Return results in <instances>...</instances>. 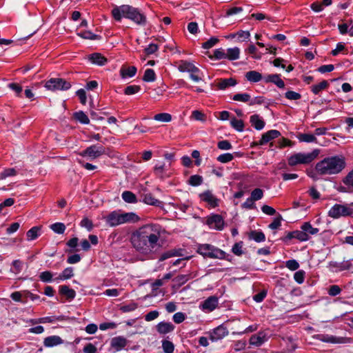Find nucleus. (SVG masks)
I'll return each mask as SVG.
<instances>
[{
    "instance_id": "54",
    "label": "nucleus",
    "mask_w": 353,
    "mask_h": 353,
    "mask_svg": "<svg viewBox=\"0 0 353 353\" xmlns=\"http://www.w3.org/2000/svg\"><path fill=\"white\" fill-rule=\"evenodd\" d=\"M154 119L161 122H170L172 120V116L169 113H159L154 115Z\"/></svg>"
},
{
    "instance_id": "16",
    "label": "nucleus",
    "mask_w": 353,
    "mask_h": 353,
    "mask_svg": "<svg viewBox=\"0 0 353 353\" xmlns=\"http://www.w3.org/2000/svg\"><path fill=\"white\" fill-rule=\"evenodd\" d=\"M268 334L265 331H261L256 334L252 335L250 338L249 343L250 345L260 347L265 342L268 341Z\"/></svg>"
},
{
    "instance_id": "57",
    "label": "nucleus",
    "mask_w": 353,
    "mask_h": 353,
    "mask_svg": "<svg viewBox=\"0 0 353 353\" xmlns=\"http://www.w3.org/2000/svg\"><path fill=\"white\" fill-rule=\"evenodd\" d=\"M24 297L23 291V292H14L10 294V298L17 302H21L23 303H27L26 299H22Z\"/></svg>"
},
{
    "instance_id": "11",
    "label": "nucleus",
    "mask_w": 353,
    "mask_h": 353,
    "mask_svg": "<svg viewBox=\"0 0 353 353\" xmlns=\"http://www.w3.org/2000/svg\"><path fill=\"white\" fill-rule=\"evenodd\" d=\"M205 223L210 229L222 230L225 226L223 216L218 214H210L205 219Z\"/></svg>"
},
{
    "instance_id": "42",
    "label": "nucleus",
    "mask_w": 353,
    "mask_h": 353,
    "mask_svg": "<svg viewBox=\"0 0 353 353\" xmlns=\"http://www.w3.org/2000/svg\"><path fill=\"white\" fill-rule=\"evenodd\" d=\"M40 228L34 226L30 228L26 233L27 239L32 241L36 239L40 235Z\"/></svg>"
},
{
    "instance_id": "37",
    "label": "nucleus",
    "mask_w": 353,
    "mask_h": 353,
    "mask_svg": "<svg viewBox=\"0 0 353 353\" xmlns=\"http://www.w3.org/2000/svg\"><path fill=\"white\" fill-rule=\"evenodd\" d=\"M77 35L83 39L90 40H97L101 38L99 35L95 34L90 30H83L78 32Z\"/></svg>"
},
{
    "instance_id": "35",
    "label": "nucleus",
    "mask_w": 353,
    "mask_h": 353,
    "mask_svg": "<svg viewBox=\"0 0 353 353\" xmlns=\"http://www.w3.org/2000/svg\"><path fill=\"white\" fill-rule=\"evenodd\" d=\"M121 197L123 200L128 203H136L137 202V198L136 195L131 191H124Z\"/></svg>"
},
{
    "instance_id": "62",
    "label": "nucleus",
    "mask_w": 353,
    "mask_h": 353,
    "mask_svg": "<svg viewBox=\"0 0 353 353\" xmlns=\"http://www.w3.org/2000/svg\"><path fill=\"white\" fill-rule=\"evenodd\" d=\"M159 50V46L156 43H150L147 48L144 49V54L145 56L151 55L155 53Z\"/></svg>"
},
{
    "instance_id": "1",
    "label": "nucleus",
    "mask_w": 353,
    "mask_h": 353,
    "mask_svg": "<svg viewBox=\"0 0 353 353\" xmlns=\"http://www.w3.org/2000/svg\"><path fill=\"white\" fill-rule=\"evenodd\" d=\"M162 232L163 228L159 224H145L132 233L130 242L137 252L149 256L160 247Z\"/></svg>"
},
{
    "instance_id": "48",
    "label": "nucleus",
    "mask_w": 353,
    "mask_h": 353,
    "mask_svg": "<svg viewBox=\"0 0 353 353\" xmlns=\"http://www.w3.org/2000/svg\"><path fill=\"white\" fill-rule=\"evenodd\" d=\"M232 100L236 101H241L244 103H248L250 101V95L248 93H238L232 97Z\"/></svg>"
},
{
    "instance_id": "33",
    "label": "nucleus",
    "mask_w": 353,
    "mask_h": 353,
    "mask_svg": "<svg viewBox=\"0 0 353 353\" xmlns=\"http://www.w3.org/2000/svg\"><path fill=\"white\" fill-rule=\"evenodd\" d=\"M301 229L306 232L307 236L315 235L319 232V229L312 226L310 222H305L301 226Z\"/></svg>"
},
{
    "instance_id": "64",
    "label": "nucleus",
    "mask_w": 353,
    "mask_h": 353,
    "mask_svg": "<svg viewBox=\"0 0 353 353\" xmlns=\"http://www.w3.org/2000/svg\"><path fill=\"white\" fill-rule=\"evenodd\" d=\"M80 225L83 228H86L89 232H90L94 227L92 221L87 217L83 218L81 221Z\"/></svg>"
},
{
    "instance_id": "43",
    "label": "nucleus",
    "mask_w": 353,
    "mask_h": 353,
    "mask_svg": "<svg viewBox=\"0 0 353 353\" xmlns=\"http://www.w3.org/2000/svg\"><path fill=\"white\" fill-rule=\"evenodd\" d=\"M74 118L82 124H88L90 123L88 117L83 111L76 112L74 114Z\"/></svg>"
},
{
    "instance_id": "36",
    "label": "nucleus",
    "mask_w": 353,
    "mask_h": 353,
    "mask_svg": "<svg viewBox=\"0 0 353 353\" xmlns=\"http://www.w3.org/2000/svg\"><path fill=\"white\" fill-rule=\"evenodd\" d=\"M329 86V83L323 80L318 84H315L311 86V91L314 94H319L322 90L326 89Z\"/></svg>"
},
{
    "instance_id": "38",
    "label": "nucleus",
    "mask_w": 353,
    "mask_h": 353,
    "mask_svg": "<svg viewBox=\"0 0 353 353\" xmlns=\"http://www.w3.org/2000/svg\"><path fill=\"white\" fill-rule=\"evenodd\" d=\"M143 201L145 203L150 205L159 206L161 201L154 198L151 193L144 194Z\"/></svg>"
},
{
    "instance_id": "30",
    "label": "nucleus",
    "mask_w": 353,
    "mask_h": 353,
    "mask_svg": "<svg viewBox=\"0 0 353 353\" xmlns=\"http://www.w3.org/2000/svg\"><path fill=\"white\" fill-rule=\"evenodd\" d=\"M246 79L252 83H257L263 79L261 74L256 70H250L245 75Z\"/></svg>"
},
{
    "instance_id": "31",
    "label": "nucleus",
    "mask_w": 353,
    "mask_h": 353,
    "mask_svg": "<svg viewBox=\"0 0 353 353\" xmlns=\"http://www.w3.org/2000/svg\"><path fill=\"white\" fill-rule=\"evenodd\" d=\"M59 292L61 294L66 296L68 299L72 300L74 299L76 292L73 289L70 288L68 285H61L59 287Z\"/></svg>"
},
{
    "instance_id": "39",
    "label": "nucleus",
    "mask_w": 353,
    "mask_h": 353,
    "mask_svg": "<svg viewBox=\"0 0 353 353\" xmlns=\"http://www.w3.org/2000/svg\"><path fill=\"white\" fill-rule=\"evenodd\" d=\"M250 239L254 240L256 242H263L265 240V236L261 231L254 230L250 233Z\"/></svg>"
},
{
    "instance_id": "21",
    "label": "nucleus",
    "mask_w": 353,
    "mask_h": 353,
    "mask_svg": "<svg viewBox=\"0 0 353 353\" xmlns=\"http://www.w3.org/2000/svg\"><path fill=\"white\" fill-rule=\"evenodd\" d=\"M237 84V81L234 78L219 79H217L216 87L218 90H225L230 87H234Z\"/></svg>"
},
{
    "instance_id": "4",
    "label": "nucleus",
    "mask_w": 353,
    "mask_h": 353,
    "mask_svg": "<svg viewBox=\"0 0 353 353\" xmlns=\"http://www.w3.org/2000/svg\"><path fill=\"white\" fill-rule=\"evenodd\" d=\"M106 224L110 227H116L124 223H137L140 218L134 212H121L120 210H114L104 217Z\"/></svg>"
},
{
    "instance_id": "55",
    "label": "nucleus",
    "mask_w": 353,
    "mask_h": 353,
    "mask_svg": "<svg viewBox=\"0 0 353 353\" xmlns=\"http://www.w3.org/2000/svg\"><path fill=\"white\" fill-rule=\"evenodd\" d=\"M162 347L165 353H173L174 350L173 343L168 340H163L162 341Z\"/></svg>"
},
{
    "instance_id": "50",
    "label": "nucleus",
    "mask_w": 353,
    "mask_h": 353,
    "mask_svg": "<svg viewBox=\"0 0 353 353\" xmlns=\"http://www.w3.org/2000/svg\"><path fill=\"white\" fill-rule=\"evenodd\" d=\"M210 58L214 60L226 59V52L222 48L216 49L213 54L210 56Z\"/></svg>"
},
{
    "instance_id": "41",
    "label": "nucleus",
    "mask_w": 353,
    "mask_h": 353,
    "mask_svg": "<svg viewBox=\"0 0 353 353\" xmlns=\"http://www.w3.org/2000/svg\"><path fill=\"white\" fill-rule=\"evenodd\" d=\"M230 125L238 132H243L244 130V123L241 119H237L233 117L230 120Z\"/></svg>"
},
{
    "instance_id": "60",
    "label": "nucleus",
    "mask_w": 353,
    "mask_h": 353,
    "mask_svg": "<svg viewBox=\"0 0 353 353\" xmlns=\"http://www.w3.org/2000/svg\"><path fill=\"white\" fill-rule=\"evenodd\" d=\"M233 159H234V156L232 154L224 153V154H220L217 157V161L222 163H227L232 161Z\"/></svg>"
},
{
    "instance_id": "47",
    "label": "nucleus",
    "mask_w": 353,
    "mask_h": 353,
    "mask_svg": "<svg viewBox=\"0 0 353 353\" xmlns=\"http://www.w3.org/2000/svg\"><path fill=\"white\" fill-rule=\"evenodd\" d=\"M203 182V179L201 175H192L188 179V184L192 186H199Z\"/></svg>"
},
{
    "instance_id": "45",
    "label": "nucleus",
    "mask_w": 353,
    "mask_h": 353,
    "mask_svg": "<svg viewBox=\"0 0 353 353\" xmlns=\"http://www.w3.org/2000/svg\"><path fill=\"white\" fill-rule=\"evenodd\" d=\"M334 267L339 271H344L350 270L352 267L351 260L343 261L340 263H335Z\"/></svg>"
},
{
    "instance_id": "53",
    "label": "nucleus",
    "mask_w": 353,
    "mask_h": 353,
    "mask_svg": "<svg viewBox=\"0 0 353 353\" xmlns=\"http://www.w3.org/2000/svg\"><path fill=\"white\" fill-rule=\"evenodd\" d=\"M282 220L283 218L281 215L280 214H276L273 221L269 225V228L273 230L279 229L281 226Z\"/></svg>"
},
{
    "instance_id": "58",
    "label": "nucleus",
    "mask_w": 353,
    "mask_h": 353,
    "mask_svg": "<svg viewBox=\"0 0 353 353\" xmlns=\"http://www.w3.org/2000/svg\"><path fill=\"white\" fill-rule=\"evenodd\" d=\"M263 196V191L261 188H255L251 192L250 198L254 201H256L261 199Z\"/></svg>"
},
{
    "instance_id": "8",
    "label": "nucleus",
    "mask_w": 353,
    "mask_h": 353,
    "mask_svg": "<svg viewBox=\"0 0 353 353\" xmlns=\"http://www.w3.org/2000/svg\"><path fill=\"white\" fill-rule=\"evenodd\" d=\"M328 216L333 219L341 216H353V208L347 205L334 204L328 211Z\"/></svg>"
},
{
    "instance_id": "49",
    "label": "nucleus",
    "mask_w": 353,
    "mask_h": 353,
    "mask_svg": "<svg viewBox=\"0 0 353 353\" xmlns=\"http://www.w3.org/2000/svg\"><path fill=\"white\" fill-rule=\"evenodd\" d=\"M143 80L145 82H153L156 80V74L152 69L145 70Z\"/></svg>"
},
{
    "instance_id": "51",
    "label": "nucleus",
    "mask_w": 353,
    "mask_h": 353,
    "mask_svg": "<svg viewBox=\"0 0 353 353\" xmlns=\"http://www.w3.org/2000/svg\"><path fill=\"white\" fill-rule=\"evenodd\" d=\"M63 319L62 316H45L38 319V321L39 323H54L56 321H62Z\"/></svg>"
},
{
    "instance_id": "5",
    "label": "nucleus",
    "mask_w": 353,
    "mask_h": 353,
    "mask_svg": "<svg viewBox=\"0 0 353 353\" xmlns=\"http://www.w3.org/2000/svg\"><path fill=\"white\" fill-rule=\"evenodd\" d=\"M320 154L319 149H314L310 152H297L288 157V165L296 166L299 164L308 165L313 162Z\"/></svg>"
},
{
    "instance_id": "19",
    "label": "nucleus",
    "mask_w": 353,
    "mask_h": 353,
    "mask_svg": "<svg viewBox=\"0 0 353 353\" xmlns=\"http://www.w3.org/2000/svg\"><path fill=\"white\" fill-rule=\"evenodd\" d=\"M280 134H281L279 131L276 130H269L263 134L261 139L258 142H256L255 144L257 145H263L270 142L271 140L279 137Z\"/></svg>"
},
{
    "instance_id": "63",
    "label": "nucleus",
    "mask_w": 353,
    "mask_h": 353,
    "mask_svg": "<svg viewBox=\"0 0 353 353\" xmlns=\"http://www.w3.org/2000/svg\"><path fill=\"white\" fill-rule=\"evenodd\" d=\"M191 119H193L196 121H205L206 119V116L199 110H194L192 112Z\"/></svg>"
},
{
    "instance_id": "25",
    "label": "nucleus",
    "mask_w": 353,
    "mask_h": 353,
    "mask_svg": "<svg viewBox=\"0 0 353 353\" xmlns=\"http://www.w3.org/2000/svg\"><path fill=\"white\" fill-rule=\"evenodd\" d=\"M250 122L256 130H261L265 127V123L259 114H253L250 117Z\"/></svg>"
},
{
    "instance_id": "59",
    "label": "nucleus",
    "mask_w": 353,
    "mask_h": 353,
    "mask_svg": "<svg viewBox=\"0 0 353 353\" xmlns=\"http://www.w3.org/2000/svg\"><path fill=\"white\" fill-rule=\"evenodd\" d=\"M141 90V87L137 85H132L127 86L124 90V94L126 95H132L139 92Z\"/></svg>"
},
{
    "instance_id": "26",
    "label": "nucleus",
    "mask_w": 353,
    "mask_h": 353,
    "mask_svg": "<svg viewBox=\"0 0 353 353\" xmlns=\"http://www.w3.org/2000/svg\"><path fill=\"white\" fill-rule=\"evenodd\" d=\"M296 239L300 241H307L310 239V236H307L306 232L303 230H295L288 232V239Z\"/></svg>"
},
{
    "instance_id": "15",
    "label": "nucleus",
    "mask_w": 353,
    "mask_h": 353,
    "mask_svg": "<svg viewBox=\"0 0 353 353\" xmlns=\"http://www.w3.org/2000/svg\"><path fill=\"white\" fill-rule=\"evenodd\" d=\"M218 304V297L216 296H210L200 304L199 307L203 312H210L217 307Z\"/></svg>"
},
{
    "instance_id": "12",
    "label": "nucleus",
    "mask_w": 353,
    "mask_h": 353,
    "mask_svg": "<svg viewBox=\"0 0 353 353\" xmlns=\"http://www.w3.org/2000/svg\"><path fill=\"white\" fill-rule=\"evenodd\" d=\"M338 190L343 193H353V168L343 178Z\"/></svg>"
},
{
    "instance_id": "14",
    "label": "nucleus",
    "mask_w": 353,
    "mask_h": 353,
    "mask_svg": "<svg viewBox=\"0 0 353 353\" xmlns=\"http://www.w3.org/2000/svg\"><path fill=\"white\" fill-rule=\"evenodd\" d=\"M229 331L228 327L221 324L209 332V337L212 341H217L228 336Z\"/></svg>"
},
{
    "instance_id": "2",
    "label": "nucleus",
    "mask_w": 353,
    "mask_h": 353,
    "mask_svg": "<svg viewBox=\"0 0 353 353\" xmlns=\"http://www.w3.org/2000/svg\"><path fill=\"white\" fill-rule=\"evenodd\" d=\"M346 165V158L344 155L328 156L316 163L314 169H307L306 173L309 177L316 181L319 176L339 174Z\"/></svg>"
},
{
    "instance_id": "24",
    "label": "nucleus",
    "mask_w": 353,
    "mask_h": 353,
    "mask_svg": "<svg viewBox=\"0 0 353 353\" xmlns=\"http://www.w3.org/2000/svg\"><path fill=\"white\" fill-rule=\"evenodd\" d=\"M263 80L265 83H272L277 85L280 88L285 87L284 81L281 79L279 74H268L263 77Z\"/></svg>"
},
{
    "instance_id": "13",
    "label": "nucleus",
    "mask_w": 353,
    "mask_h": 353,
    "mask_svg": "<svg viewBox=\"0 0 353 353\" xmlns=\"http://www.w3.org/2000/svg\"><path fill=\"white\" fill-rule=\"evenodd\" d=\"M201 201L208 203L209 208H215L219 205V199L212 193L211 190H205L199 194Z\"/></svg>"
},
{
    "instance_id": "20",
    "label": "nucleus",
    "mask_w": 353,
    "mask_h": 353,
    "mask_svg": "<svg viewBox=\"0 0 353 353\" xmlns=\"http://www.w3.org/2000/svg\"><path fill=\"white\" fill-rule=\"evenodd\" d=\"M128 344L127 339L122 336H116L111 339L110 345L116 352L121 351Z\"/></svg>"
},
{
    "instance_id": "7",
    "label": "nucleus",
    "mask_w": 353,
    "mask_h": 353,
    "mask_svg": "<svg viewBox=\"0 0 353 353\" xmlns=\"http://www.w3.org/2000/svg\"><path fill=\"white\" fill-rule=\"evenodd\" d=\"M177 68L181 72H189L190 79L195 82L202 80L201 71L192 62L181 60L179 62Z\"/></svg>"
},
{
    "instance_id": "46",
    "label": "nucleus",
    "mask_w": 353,
    "mask_h": 353,
    "mask_svg": "<svg viewBox=\"0 0 353 353\" xmlns=\"http://www.w3.org/2000/svg\"><path fill=\"white\" fill-rule=\"evenodd\" d=\"M17 173L18 172L15 168H6L0 172V180H3L7 177L16 176Z\"/></svg>"
},
{
    "instance_id": "10",
    "label": "nucleus",
    "mask_w": 353,
    "mask_h": 353,
    "mask_svg": "<svg viewBox=\"0 0 353 353\" xmlns=\"http://www.w3.org/2000/svg\"><path fill=\"white\" fill-rule=\"evenodd\" d=\"M105 149L101 145H92L79 152L83 157H88L90 160L96 159L105 154Z\"/></svg>"
},
{
    "instance_id": "27",
    "label": "nucleus",
    "mask_w": 353,
    "mask_h": 353,
    "mask_svg": "<svg viewBox=\"0 0 353 353\" xmlns=\"http://www.w3.org/2000/svg\"><path fill=\"white\" fill-rule=\"evenodd\" d=\"M137 69L135 66H122L120 69L121 78H131L135 76Z\"/></svg>"
},
{
    "instance_id": "40",
    "label": "nucleus",
    "mask_w": 353,
    "mask_h": 353,
    "mask_svg": "<svg viewBox=\"0 0 353 353\" xmlns=\"http://www.w3.org/2000/svg\"><path fill=\"white\" fill-rule=\"evenodd\" d=\"M73 268L68 267L63 270V271L59 275L55 280H66L73 276Z\"/></svg>"
},
{
    "instance_id": "18",
    "label": "nucleus",
    "mask_w": 353,
    "mask_h": 353,
    "mask_svg": "<svg viewBox=\"0 0 353 353\" xmlns=\"http://www.w3.org/2000/svg\"><path fill=\"white\" fill-rule=\"evenodd\" d=\"M320 341L330 343H346L350 339L345 337H336L329 334H319L317 337Z\"/></svg>"
},
{
    "instance_id": "56",
    "label": "nucleus",
    "mask_w": 353,
    "mask_h": 353,
    "mask_svg": "<svg viewBox=\"0 0 353 353\" xmlns=\"http://www.w3.org/2000/svg\"><path fill=\"white\" fill-rule=\"evenodd\" d=\"M53 274L50 271H44L40 273L39 279L44 283H50L53 280Z\"/></svg>"
},
{
    "instance_id": "17",
    "label": "nucleus",
    "mask_w": 353,
    "mask_h": 353,
    "mask_svg": "<svg viewBox=\"0 0 353 353\" xmlns=\"http://www.w3.org/2000/svg\"><path fill=\"white\" fill-rule=\"evenodd\" d=\"M154 174L161 179L168 178L171 175V172H169L168 167L163 162L158 163L154 165Z\"/></svg>"
},
{
    "instance_id": "9",
    "label": "nucleus",
    "mask_w": 353,
    "mask_h": 353,
    "mask_svg": "<svg viewBox=\"0 0 353 353\" xmlns=\"http://www.w3.org/2000/svg\"><path fill=\"white\" fill-rule=\"evenodd\" d=\"M45 87L52 91L68 90L71 88V83L61 78H51L46 82Z\"/></svg>"
},
{
    "instance_id": "28",
    "label": "nucleus",
    "mask_w": 353,
    "mask_h": 353,
    "mask_svg": "<svg viewBox=\"0 0 353 353\" xmlns=\"http://www.w3.org/2000/svg\"><path fill=\"white\" fill-rule=\"evenodd\" d=\"M296 138L299 142L315 143H317V139L313 134L298 133Z\"/></svg>"
},
{
    "instance_id": "52",
    "label": "nucleus",
    "mask_w": 353,
    "mask_h": 353,
    "mask_svg": "<svg viewBox=\"0 0 353 353\" xmlns=\"http://www.w3.org/2000/svg\"><path fill=\"white\" fill-rule=\"evenodd\" d=\"M50 229L57 234H63L65 230V226L63 223H55L50 225Z\"/></svg>"
},
{
    "instance_id": "29",
    "label": "nucleus",
    "mask_w": 353,
    "mask_h": 353,
    "mask_svg": "<svg viewBox=\"0 0 353 353\" xmlns=\"http://www.w3.org/2000/svg\"><path fill=\"white\" fill-rule=\"evenodd\" d=\"M24 263L20 259H15L11 263L10 272L15 275L20 274L23 268Z\"/></svg>"
},
{
    "instance_id": "3",
    "label": "nucleus",
    "mask_w": 353,
    "mask_h": 353,
    "mask_svg": "<svg viewBox=\"0 0 353 353\" xmlns=\"http://www.w3.org/2000/svg\"><path fill=\"white\" fill-rule=\"evenodd\" d=\"M112 16L117 21H121L122 18H126L139 26H144L147 23L145 15L138 8L130 5H121L115 6L112 10Z\"/></svg>"
},
{
    "instance_id": "44",
    "label": "nucleus",
    "mask_w": 353,
    "mask_h": 353,
    "mask_svg": "<svg viewBox=\"0 0 353 353\" xmlns=\"http://www.w3.org/2000/svg\"><path fill=\"white\" fill-rule=\"evenodd\" d=\"M179 255H180L179 251H178L176 250H168V251H166L161 254V256L159 259V261H165L168 259H170L171 257L177 256Z\"/></svg>"
},
{
    "instance_id": "61",
    "label": "nucleus",
    "mask_w": 353,
    "mask_h": 353,
    "mask_svg": "<svg viewBox=\"0 0 353 353\" xmlns=\"http://www.w3.org/2000/svg\"><path fill=\"white\" fill-rule=\"evenodd\" d=\"M305 277V272L303 270H298L294 274V279L299 284H301L303 283Z\"/></svg>"
},
{
    "instance_id": "23",
    "label": "nucleus",
    "mask_w": 353,
    "mask_h": 353,
    "mask_svg": "<svg viewBox=\"0 0 353 353\" xmlns=\"http://www.w3.org/2000/svg\"><path fill=\"white\" fill-rule=\"evenodd\" d=\"M157 332L161 334H165L172 332L174 330V325L170 322L161 321L157 326Z\"/></svg>"
},
{
    "instance_id": "32",
    "label": "nucleus",
    "mask_w": 353,
    "mask_h": 353,
    "mask_svg": "<svg viewBox=\"0 0 353 353\" xmlns=\"http://www.w3.org/2000/svg\"><path fill=\"white\" fill-rule=\"evenodd\" d=\"M90 60L92 63L103 65L107 63V59L99 53H93L90 56Z\"/></svg>"
},
{
    "instance_id": "22",
    "label": "nucleus",
    "mask_w": 353,
    "mask_h": 353,
    "mask_svg": "<svg viewBox=\"0 0 353 353\" xmlns=\"http://www.w3.org/2000/svg\"><path fill=\"white\" fill-rule=\"evenodd\" d=\"M63 343V339L57 335L48 336L43 340V345L46 347H52L61 345Z\"/></svg>"
},
{
    "instance_id": "34",
    "label": "nucleus",
    "mask_w": 353,
    "mask_h": 353,
    "mask_svg": "<svg viewBox=\"0 0 353 353\" xmlns=\"http://www.w3.org/2000/svg\"><path fill=\"white\" fill-rule=\"evenodd\" d=\"M240 49L237 47L228 48L226 52V59L234 61L239 58Z\"/></svg>"
},
{
    "instance_id": "6",
    "label": "nucleus",
    "mask_w": 353,
    "mask_h": 353,
    "mask_svg": "<svg viewBox=\"0 0 353 353\" xmlns=\"http://www.w3.org/2000/svg\"><path fill=\"white\" fill-rule=\"evenodd\" d=\"M197 252L205 258L224 259L225 252L222 250L208 243L199 244Z\"/></svg>"
}]
</instances>
